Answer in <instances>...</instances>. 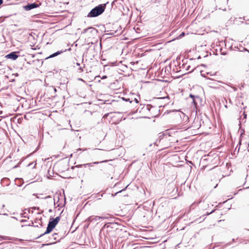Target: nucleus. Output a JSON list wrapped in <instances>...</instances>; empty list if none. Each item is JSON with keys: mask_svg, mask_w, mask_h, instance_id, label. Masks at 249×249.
I'll return each instance as SVG.
<instances>
[{"mask_svg": "<svg viewBox=\"0 0 249 249\" xmlns=\"http://www.w3.org/2000/svg\"><path fill=\"white\" fill-rule=\"evenodd\" d=\"M106 4H101L92 9L89 13L87 17L89 18H95L101 15L105 10Z\"/></svg>", "mask_w": 249, "mask_h": 249, "instance_id": "f257e3e1", "label": "nucleus"}, {"mask_svg": "<svg viewBox=\"0 0 249 249\" xmlns=\"http://www.w3.org/2000/svg\"><path fill=\"white\" fill-rule=\"evenodd\" d=\"M60 216H57L55 218H50L49 221V223L47 225L46 231L45 232L41 234L39 237L44 236L46 234L50 233L55 227L56 225L58 224L59 221H60Z\"/></svg>", "mask_w": 249, "mask_h": 249, "instance_id": "f03ea898", "label": "nucleus"}, {"mask_svg": "<svg viewBox=\"0 0 249 249\" xmlns=\"http://www.w3.org/2000/svg\"><path fill=\"white\" fill-rule=\"evenodd\" d=\"M221 84H224L223 82L216 81L213 79H210V82L208 83L209 86L213 89H217L220 87H222Z\"/></svg>", "mask_w": 249, "mask_h": 249, "instance_id": "7ed1b4c3", "label": "nucleus"}, {"mask_svg": "<svg viewBox=\"0 0 249 249\" xmlns=\"http://www.w3.org/2000/svg\"><path fill=\"white\" fill-rule=\"evenodd\" d=\"M63 235H59L58 233H54L51 235V237H50V240L51 241L56 240V242H53V243L47 244V245H51L52 244H54L56 243L57 241H59L60 240L63 238Z\"/></svg>", "mask_w": 249, "mask_h": 249, "instance_id": "20e7f679", "label": "nucleus"}, {"mask_svg": "<svg viewBox=\"0 0 249 249\" xmlns=\"http://www.w3.org/2000/svg\"><path fill=\"white\" fill-rule=\"evenodd\" d=\"M41 5V3L37 4L36 2L28 3L27 5L24 6V9L26 11H29L31 9L38 7Z\"/></svg>", "mask_w": 249, "mask_h": 249, "instance_id": "39448f33", "label": "nucleus"}, {"mask_svg": "<svg viewBox=\"0 0 249 249\" xmlns=\"http://www.w3.org/2000/svg\"><path fill=\"white\" fill-rule=\"evenodd\" d=\"M18 55L17 54V52H11L5 56V58L7 59H11L13 60H15L18 58Z\"/></svg>", "mask_w": 249, "mask_h": 249, "instance_id": "423d86ee", "label": "nucleus"}, {"mask_svg": "<svg viewBox=\"0 0 249 249\" xmlns=\"http://www.w3.org/2000/svg\"><path fill=\"white\" fill-rule=\"evenodd\" d=\"M103 217L98 216H90L89 217L87 218L86 221L88 222H91L93 221H98L100 219H103Z\"/></svg>", "mask_w": 249, "mask_h": 249, "instance_id": "0eeeda50", "label": "nucleus"}, {"mask_svg": "<svg viewBox=\"0 0 249 249\" xmlns=\"http://www.w3.org/2000/svg\"><path fill=\"white\" fill-rule=\"evenodd\" d=\"M108 160H103V161H95V162H92V163H86V164H84V166L85 167H86L87 166H89V167H91L93 166V164H98L100 163H103V162H107Z\"/></svg>", "mask_w": 249, "mask_h": 249, "instance_id": "6e6552de", "label": "nucleus"}, {"mask_svg": "<svg viewBox=\"0 0 249 249\" xmlns=\"http://www.w3.org/2000/svg\"><path fill=\"white\" fill-rule=\"evenodd\" d=\"M149 107L148 108H147V112H150L151 114L153 113L155 111H156L157 110V108L154 106H151V105H149Z\"/></svg>", "mask_w": 249, "mask_h": 249, "instance_id": "1a4fd4ad", "label": "nucleus"}, {"mask_svg": "<svg viewBox=\"0 0 249 249\" xmlns=\"http://www.w3.org/2000/svg\"><path fill=\"white\" fill-rule=\"evenodd\" d=\"M62 51H57L52 54H51L49 56L47 57L46 58V59H48V58H53V57H55L56 56H57L58 55L61 54V53H62Z\"/></svg>", "mask_w": 249, "mask_h": 249, "instance_id": "9d476101", "label": "nucleus"}, {"mask_svg": "<svg viewBox=\"0 0 249 249\" xmlns=\"http://www.w3.org/2000/svg\"><path fill=\"white\" fill-rule=\"evenodd\" d=\"M148 107H150L149 105H143L142 108V111L144 112H147V108H148Z\"/></svg>", "mask_w": 249, "mask_h": 249, "instance_id": "9b49d317", "label": "nucleus"}, {"mask_svg": "<svg viewBox=\"0 0 249 249\" xmlns=\"http://www.w3.org/2000/svg\"><path fill=\"white\" fill-rule=\"evenodd\" d=\"M117 225V223H109L108 224L107 227V228H115L116 226Z\"/></svg>", "mask_w": 249, "mask_h": 249, "instance_id": "f8f14e48", "label": "nucleus"}, {"mask_svg": "<svg viewBox=\"0 0 249 249\" xmlns=\"http://www.w3.org/2000/svg\"><path fill=\"white\" fill-rule=\"evenodd\" d=\"M61 196V194H56L54 195V198H53V202H54V205H55V201H56V199L57 198L58 199V201H59V196Z\"/></svg>", "mask_w": 249, "mask_h": 249, "instance_id": "ddd939ff", "label": "nucleus"}, {"mask_svg": "<svg viewBox=\"0 0 249 249\" xmlns=\"http://www.w3.org/2000/svg\"><path fill=\"white\" fill-rule=\"evenodd\" d=\"M122 99L126 102H129L130 103L133 102L132 98L123 97Z\"/></svg>", "mask_w": 249, "mask_h": 249, "instance_id": "4468645a", "label": "nucleus"}, {"mask_svg": "<svg viewBox=\"0 0 249 249\" xmlns=\"http://www.w3.org/2000/svg\"><path fill=\"white\" fill-rule=\"evenodd\" d=\"M126 187H127V186H126L125 188H124V189H122V190L119 191H118V192H117L115 193L114 194H112V196H116V195H117V194H118V193H121V192H123V191H124L125 190V189L126 188Z\"/></svg>", "mask_w": 249, "mask_h": 249, "instance_id": "2eb2a0df", "label": "nucleus"}, {"mask_svg": "<svg viewBox=\"0 0 249 249\" xmlns=\"http://www.w3.org/2000/svg\"><path fill=\"white\" fill-rule=\"evenodd\" d=\"M89 30H92V29L91 28H86L83 30V31L82 32V34H85L86 33H87V31H88Z\"/></svg>", "mask_w": 249, "mask_h": 249, "instance_id": "dca6fc26", "label": "nucleus"}, {"mask_svg": "<svg viewBox=\"0 0 249 249\" xmlns=\"http://www.w3.org/2000/svg\"><path fill=\"white\" fill-rule=\"evenodd\" d=\"M193 104H194V107L196 108V106H197V103L195 99H193Z\"/></svg>", "mask_w": 249, "mask_h": 249, "instance_id": "f3484780", "label": "nucleus"}, {"mask_svg": "<svg viewBox=\"0 0 249 249\" xmlns=\"http://www.w3.org/2000/svg\"><path fill=\"white\" fill-rule=\"evenodd\" d=\"M82 166H84V164H79V165H76L75 166H72L71 167V168L73 169L75 167H77V168L82 167Z\"/></svg>", "mask_w": 249, "mask_h": 249, "instance_id": "a211bd4d", "label": "nucleus"}, {"mask_svg": "<svg viewBox=\"0 0 249 249\" xmlns=\"http://www.w3.org/2000/svg\"><path fill=\"white\" fill-rule=\"evenodd\" d=\"M90 28H91L92 30H89L88 31H89L90 33H92V32L94 30L97 31V30L94 27H90Z\"/></svg>", "mask_w": 249, "mask_h": 249, "instance_id": "6ab92c4d", "label": "nucleus"}, {"mask_svg": "<svg viewBox=\"0 0 249 249\" xmlns=\"http://www.w3.org/2000/svg\"><path fill=\"white\" fill-rule=\"evenodd\" d=\"M79 68L78 69V71L79 72H81L83 71V67H80V66H79Z\"/></svg>", "mask_w": 249, "mask_h": 249, "instance_id": "aec40b11", "label": "nucleus"}, {"mask_svg": "<svg viewBox=\"0 0 249 249\" xmlns=\"http://www.w3.org/2000/svg\"><path fill=\"white\" fill-rule=\"evenodd\" d=\"M184 68H185L186 71H188L190 69L191 66L190 65H187L186 67L184 66Z\"/></svg>", "mask_w": 249, "mask_h": 249, "instance_id": "412c9836", "label": "nucleus"}, {"mask_svg": "<svg viewBox=\"0 0 249 249\" xmlns=\"http://www.w3.org/2000/svg\"><path fill=\"white\" fill-rule=\"evenodd\" d=\"M133 102H135V103L138 104L139 103V100L137 98H135L134 100H133Z\"/></svg>", "mask_w": 249, "mask_h": 249, "instance_id": "4be33fe9", "label": "nucleus"}, {"mask_svg": "<svg viewBox=\"0 0 249 249\" xmlns=\"http://www.w3.org/2000/svg\"><path fill=\"white\" fill-rule=\"evenodd\" d=\"M190 97H191L193 99H195V98L196 97V96L195 95H193L192 94H190ZM196 98L198 99H199V97L198 96H196Z\"/></svg>", "mask_w": 249, "mask_h": 249, "instance_id": "5701e85b", "label": "nucleus"}, {"mask_svg": "<svg viewBox=\"0 0 249 249\" xmlns=\"http://www.w3.org/2000/svg\"><path fill=\"white\" fill-rule=\"evenodd\" d=\"M109 113H107L105 114L103 116V119H106V118H107V116H108V115H109Z\"/></svg>", "mask_w": 249, "mask_h": 249, "instance_id": "b1692460", "label": "nucleus"}, {"mask_svg": "<svg viewBox=\"0 0 249 249\" xmlns=\"http://www.w3.org/2000/svg\"><path fill=\"white\" fill-rule=\"evenodd\" d=\"M25 226H34V223L33 221H32V223L31 224H29L28 225H25Z\"/></svg>", "mask_w": 249, "mask_h": 249, "instance_id": "393cba45", "label": "nucleus"}, {"mask_svg": "<svg viewBox=\"0 0 249 249\" xmlns=\"http://www.w3.org/2000/svg\"><path fill=\"white\" fill-rule=\"evenodd\" d=\"M52 197L51 196H45L44 198L46 199H48V198H51Z\"/></svg>", "mask_w": 249, "mask_h": 249, "instance_id": "a878e982", "label": "nucleus"}, {"mask_svg": "<svg viewBox=\"0 0 249 249\" xmlns=\"http://www.w3.org/2000/svg\"><path fill=\"white\" fill-rule=\"evenodd\" d=\"M107 78V76L106 75H104L101 77L102 79H105Z\"/></svg>", "mask_w": 249, "mask_h": 249, "instance_id": "bb28decb", "label": "nucleus"}, {"mask_svg": "<svg viewBox=\"0 0 249 249\" xmlns=\"http://www.w3.org/2000/svg\"><path fill=\"white\" fill-rule=\"evenodd\" d=\"M27 221V220H25V219H21L20 220V222H25Z\"/></svg>", "mask_w": 249, "mask_h": 249, "instance_id": "cd10ccee", "label": "nucleus"}, {"mask_svg": "<svg viewBox=\"0 0 249 249\" xmlns=\"http://www.w3.org/2000/svg\"><path fill=\"white\" fill-rule=\"evenodd\" d=\"M76 65L77 66H80V63H79V62H76Z\"/></svg>", "mask_w": 249, "mask_h": 249, "instance_id": "c85d7f7f", "label": "nucleus"}, {"mask_svg": "<svg viewBox=\"0 0 249 249\" xmlns=\"http://www.w3.org/2000/svg\"><path fill=\"white\" fill-rule=\"evenodd\" d=\"M201 200H199V201H198V202H195V203H196V205H198V204H199L201 202Z\"/></svg>", "mask_w": 249, "mask_h": 249, "instance_id": "c756f323", "label": "nucleus"}, {"mask_svg": "<svg viewBox=\"0 0 249 249\" xmlns=\"http://www.w3.org/2000/svg\"><path fill=\"white\" fill-rule=\"evenodd\" d=\"M57 207H61L62 206H61V204L59 203V204H57Z\"/></svg>", "mask_w": 249, "mask_h": 249, "instance_id": "7c9ffc66", "label": "nucleus"}, {"mask_svg": "<svg viewBox=\"0 0 249 249\" xmlns=\"http://www.w3.org/2000/svg\"><path fill=\"white\" fill-rule=\"evenodd\" d=\"M3 3V0H0V5Z\"/></svg>", "mask_w": 249, "mask_h": 249, "instance_id": "2f4dec72", "label": "nucleus"}, {"mask_svg": "<svg viewBox=\"0 0 249 249\" xmlns=\"http://www.w3.org/2000/svg\"><path fill=\"white\" fill-rule=\"evenodd\" d=\"M184 35V33H183H183H182L181 34V35H180V36H183Z\"/></svg>", "mask_w": 249, "mask_h": 249, "instance_id": "473e14b6", "label": "nucleus"}, {"mask_svg": "<svg viewBox=\"0 0 249 249\" xmlns=\"http://www.w3.org/2000/svg\"><path fill=\"white\" fill-rule=\"evenodd\" d=\"M214 211V210L212 211L211 212H210V213H208V214H210L212 213Z\"/></svg>", "mask_w": 249, "mask_h": 249, "instance_id": "72a5a7b5", "label": "nucleus"}, {"mask_svg": "<svg viewBox=\"0 0 249 249\" xmlns=\"http://www.w3.org/2000/svg\"><path fill=\"white\" fill-rule=\"evenodd\" d=\"M244 118H246L247 117V114H246L245 113H244Z\"/></svg>", "mask_w": 249, "mask_h": 249, "instance_id": "f704fd0d", "label": "nucleus"}, {"mask_svg": "<svg viewBox=\"0 0 249 249\" xmlns=\"http://www.w3.org/2000/svg\"><path fill=\"white\" fill-rule=\"evenodd\" d=\"M12 218L17 220V218L14 216H12Z\"/></svg>", "mask_w": 249, "mask_h": 249, "instance_id": "c9c22d12", "label": "nucleus"}, {"mask_svg": "<svg viewBox=\"0 0 249 249\" xmlns=\"http://www.w3.org/2000/svg\"><path fill=\"white\" fill-rule=\"evenodd\" d=\"M33 163H29L28 165V166H31V164H32Z\"/></svg>", "mask_w": 249, "mask_h": 249, "instance_id": "e433bc0d", "label": "nucleus"}, {"mask_svg": "<svg viewBox=\"0 0 249 249\" xmlns=\"http://www.w3.org/2000/svg\"><path fill=\"white\" fill-rule=\"evenodd\" d=\"M49 212L50 213H51V212H52V210L51 209H50V210H49Z\"/></svg>", "mask_w": 249, "mask_h": 249, "instance_id": "4c0bfd02", "label": "nucleus"}, {"mask_svg": "<svg viewBox=\"0 0 249 249\" xmlns=\"http://www.w3.org/2000/svg\"><path fill=\"white\" fill-rule=\"evenodd\" d=\"M36 165V163H35V165H34V167H33L34 168H35Z\"/></svg>", "mask_w": 249, "mask_h": 249, "instance_id": "58836bf2", "label": "nucleus"}, {"mask_svg": "<svg viewBox=\"0 0 249 249\" xmlns=\"http://www.w3.org/2000/svg\"><path fill=\"white\" fill-rule=\"evenodd\" d=\"M232 242H235V240H234V239H232Z\"/></svg>", "mask_w": 249, "mask_h": 249, "instance_id": "ea45409f", "label": "nucleus"}, {"mask_svg": "<svg viewBox=\"0 0 249 249\" xmlns=\"http://www.w3.org/2000/svg\"><path fill=\"white\" fill-rule=\"evenodd\" d=\"M77 150L81 151V148H79L78 149H77Z\"/></svg>", "mask_w": 249, "mask_h": 249, "instance_id": "a19ab883", "label": "nucleus"}, {"mask_svg": "<svg viewBox=\"0 0 249 249\" xmlns=\"http://www.w3.org/2000/svg\"><path fill=\"white\" fill-rule=\"evenodd\" d=\"M194 70V69H193L190 72H191V71H193Z\"/></svg>", "mask_w": 249, "mask_h": 249, "instance_id": "79ce46f5", "label": "nucleus"}, {"mask_svg": "<svg viewBox=\"0 0 249 249\" xmlns=\"http://www.w3.org/2000/svg\"><path fill=\"white\" fill-rule=\"evenodd\" d=\"M231 244V243L230 242V243H228V244H227V245H230Z\"/></svg>", "mask_w": 249, "mask_h": 249, "instance_id": "37998d69", "label": "nucleus"}, {"mask_svg": "<svg viewBox=\"0 0 249 249\" xmlns=\"http://www.w3.org/2000/svg\"><path fill=\"white\" fill-rule=\"evenodd\" d=\"M204 160H209V159H204Z\"/></svg>", "mask_w": 249, "mask_h": 249, "instance_id": "c03bdc74", "label": "nucleus"}, {"mask_svg": "<svg viewBox=\"0 0 249 249\" xmlns=\"http://www.w3.org/2000/svg\"><path fill=\"white\" fill-rule=\"evenodd\" d=\"M56 201H57V202H56V203H58V202H59V201H58V199H57V200H56Z\"/></svg>", "mask_w": 249, "mask_h": 249, "instance_id": "a18cd8bd", "label": "nucleus"}, {"mask_svg": "<svg viewBox=\"0 0 249 249\" xmlns=\"http://www.w3.org/2000/svg\"><path fill=\"white\" fill-rule=\"evenodd\" d=\"M217 186V185H216L215 186H214V188H216V187Z\"/></svg>", "mask_w": 249, "mask_h": 249, "instance_id": "49530a36", "label": "nucleus"}, {"mask_svg": "<svg viewBox=\"0 0 249 249\" xmlns=\"http://www.w3.org/2000/svg\"><path fill=\"white\" fill-rule=\"evenodd\" d=\"M217 186V185H216L215 186H214V188H216V187Z\"/></svg>", "mask_w": 249, "mask_h": 249, "instance_id": "de8ad7c7", "label": "nucleus"}, {"mask_svg": "<svg viewBox=\"0 0 249 249\" xmlns=\"http://www.w3.org/2000/svg\"><path fill=\"white\" fill-rule=\"evenodd\" d=\"M217 186V185H216L215 186H214V188H216V187Z\"/></svg>", "mask_w": 249, "mask_h": 249, "instance_id": "09e8293b", "label": "nucleus"}, {"mask_svg": "<svg viewBox=\"0 0 249 249\" xmlns=\"http://www.w3.org/2000/svg\"><path fill=\"white\" fill-rule=\"evenodd\" d=\"M4 215H7V213H4Z\"/></svg>", "mask_w": 249, "mask_h": 249, "instance_id": "8fccbe9b", "label": "nucleus"}, {"mask_svg": "<svg viewBox=\"0 0 249 249\" xmlns=\"http://www.w3.org/2000/svg\"><path fill=\"white\" fill-rule=\"evenodd\" d=\"M72 154H71L70 156L72 157Z\"/></svg>", "mask_w": 249, "mask_h": 249, "instance_id": "3c124183", "label": "nucleus"}, {"mask_svg": "<svg viewBox=\"0 0 249 249\" xmlns=\"http://www.w3.org/2000/svg\"><path fill=\"white\" fill-rule=\"evenodd\" d=\"M1 63H2V62H0V65H1Z\"/></svg>", "mask_w": 249, "mask_h": 249, "instance_id": "603ef678", "label": "nucleus"}, {"mask_svg": "<svg viewBox=\"0 0 249 249\" xmlns=\"http://www.w3.org/2000/svg\"><path fill=\"white\" fill-rule=\"evenodd\" d=\"M249 187V186H248V187H246V188H248Z\"/></svg>", "mask_w": 249, "mask_h": 249, "instance_id": "864d4df0", "label": "nucleus"}]
</instances>
